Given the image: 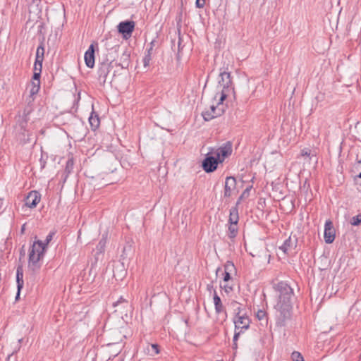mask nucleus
Instances as JSON below:
<instances>
[{"label": "nucleus", "instance_id": "obj_18", "mask_svg": "<svg viewBox=\"0 0 361 361\" xmlns=\"http://www.w3.org/2000/svg\"><path fill=\"white\" fill-rule=\"evenodd\" d=\"M16 283L17 288L22 289L24 285L23 281V267L19 266L16 270Z\"/></svg>", "mask_w": 361, "mask_h": 361}, {"label": "nucleus", "instance_id": "obj_34", "mask_svg": "<svg viewBox=\"0 0 361 361\" xmlns=\"http://www.w3.org/2000/svg\"><path fill=\"white\" fill-rule=\"evenodd\" d=\"M240 336V335H239V332L234 333V336L233 338V346H232L233 350H236L238 348L237 341H238Z\"/></svg>", "mask_w": 361, "mask_h": 361}, {"label": "nucleus", "instance_id": "obj_35", "mask_svg": "<svg viewBox=\"0 0 361 361\" xmlns=\"http://www.w3.org/2000/svg\"><path fill=\"white\" fill-rule=\"evenodd\" d=\"M256 317L259 320H262L266 317V312L263 310H258L256 314Z\"/></svg>", "mask_w": 361, "mask_h": 361}, {"label": "nucleus", "instance_id": "obj_1", "mask_svg": "<svg viewBox=\"0 0 361 361\" xmlns=\"http://www.w3.org/2000/svg\"><path fill=\"white\" fill-rule=\"evenodd\" d=\"M273 288L278 296L277 302L274 305L276 325L279 327L285 326L287 321L291 318L293 289L286 281H279L274 284Z\"/></svg>", "mask_w": 361, "mask_h": 361}, {"label": "nucleus", "instance_id": "obj_25", "mask_svg": "<svg viewBox=\"0 0 361 361\" xmlns=\"http://www.w3.org/2000/svg\"><path fill=\"white\" fill-rule=\"evenodd\" d=\"M152 52L153 51L152 47L147 48L145 55L142 60L145 67L149 66L150 61L152 60Z\"/></svg>", "mask_w": 361, "mask_h": 361}, {"label": "nucleus", "instance_id": "obj_27", "mask_svg": "<svg viewBox=\"0 0 361 361\" xmlns=\"http://www.w3.org/2000/svg\"><path fill=\"white\" fill-rule=\"evenodd\" d=\"M106 243V239L105 238H102L99 242L98 243L96 250L97 253L96 255L102 254L104 252L105 246Z\"/></svg>", "mask_w": 361, "mask_h": 361}, {"label": "nucleus", "instance_id": "obj_29", "mask_svg": "<svg viewBox=\"0 0 361 361\" xmlns=\"http://www.w3.org/2000/svg\"><path fill=\"white\" fill-rule=\"evenodd\" d=\"M116 309L115 310V312H118L121 314H125L127 315L128 309L130 308V305L129 304V306H123L120 305L119 307H115Z\"/></svg>", "mask_w": 361, "mask_h": 361}, {"label": "nucleus", "instance_id": "obj_9", "mask_svg": "<svg viewBox=\"0 0 361 361\" xmlns=\"http://www.w3.org/2000/svg\"><path fill=\"white\" fill-rule=\"evenodd\" d=\"M219 162V160L216 157L207 154L202 161V166L205 172L212 173L216 169Z\"/></svg>", "mask_w": 361, "mask_h": 361}, {"label": "nucleus", "instance_id": "obj_23", "mask_svg": "<svg viewBox=\"0 0 361 361\" xmlns=\"http://www.w3.org/2000/svg\"><path fill=\"white\" fill-rule=\"evenodd\" d=\"M109 72V66L106 64H104L101 68H99L98 71L99 80H102L103 82H104L106 81Z\"/></svg>", "mask_w": 361, "mask_h": 361}, {"label": "nucleus", "instance_id": "obj_24", "mask_svg": "<svg viewBox=\"0 0 361 361\" xmlns=\"http://www.w3.org/2000/svg\"><path fill=\"white\" fill-rule=\"evenodd\" d=\"M234 268V264L231 262H228L225 265V271L224 274V281L225 282H228L231 279V274L229 271H231V269Z\"/></svg>", "mask_w": 361, "mask_h": 361}, {"label": "nucleus", "instance_id": "obj_31", "mask_svg": "<svg viewBox=\"0 0 361 361\" xmlns=\"http://www.w3.org/2000/svg\"><path fill=\"white\" fill-rule=\"evenodd\" d=\"M350 224L353 226H358L361 223V214L353 216L350 219Z\"/></svg>", "mask_w": 361, "mask_h": 361}, {"label": "nucleus", "instance_id": "obj_17", "mask_svg": "<svg viewBox=\"0 0 361 361\" xmlns=\"http://www.w3.org/2000/svg\"><path fill=\"white\" fill-rule=\"evenodd\" d=\"M42 62L40 61V62L37 63V61H35V64H34V68H33L34 74L32 76V80H36L37 82H38V83H40L39 79H40L41 73H42Z\"/></svg>", "mask_w": 361, "mask_h": 361}, {"label": "nucleus", "instance_id": "obj_39", "mask_svg": "<svg viewBox=\"0 0 361 361\" xmlns=\"http://www.w3.org/2000/svg\"><path fill=\"white\" fill-rule=\"evenodd\" d=\"M360 173L358 174V176H357L355 178V181L356 183V184L357 185H360V183H361V170H360Z\"/></svg>", "mask_w": 361, "mask_h": 361}, {"label": "nucleus", "instance_id": "obj_12", "mask_svg": "<svg viewBox=\"0 0 361 361\" xmlns=\"http://www.w3.org/2000/svg\"><path fill=\"white\" fill-rule=\"evenodd\" d=\"M232 152V146L230 142H227L224 146L219 147L216 150V158L219 160V162H222L225 157L230 155Z\"/></svg>", "mask_w": 361, "mask_h": 361}, {"label": "nucleus", "instance_id": "obj_20", "mask_svg": "<svg viewBox=\"0 0 361 361\" xmlns=\"http://www.w3.org/2000/svg\"><path fill=\"white\" fill-rule=\"evenodd\" d=\"M238 233V224H229L227 235L231 240H233Z\"/></svg>", "mask_w": 361, "mask_h": 361}, {"label": "nucleus", "instance_id": "obj_5", "mask_svg": "<svg viewBox=\"0 0 361 361\" xmlns=\"http://www.w3.org/2000/svg\"><path fill=\"white\" fill-rule=\"evenodd\" d=\"M235 324L234 333L239 332V335L243 334L250 328L251 320L245 314L233 317Z\"/></svg>", "mask_w": 361, "mask_h": 361}, {"label": "nucleus", "instance_id": "obj_44", "mask_svg": "<svg viewBox=\"0 0 361 361\" xmlns=\"http://www.w3.org/2000/svg\"><path fill=\"white\" fill-rule=\"evenodd\" d=\"M155 42H156L155 40H152V41L150 42V44H149V47H152V49H154V43H155Z\"/></svg>", "mask_w": 361, "mask_h": 361}, {"label": "nucleus", "instance_id": "obj_22", "mask_svg": "<svg viewBox=\"0 0 361 361\" xmlns=\"http://www.w3.org/2000/svg\"><path fill=\"white\" fill-rule=\"evenodd\" d=\"M44 42L43 41L41 42L40 44L38 46L37 51H36V57L35 61L39 62H43L44 60Z\"/></svg>", "mask_w": 361, "mask_h": 361}, {"label": "nucleus", "instance_id": "obj_38", "mask_svg": "<svg viewBox=\"0 0 361 361\" xmlns=\"http://www.w3.org/2000/svg\"><path fill=\"white\" fill-rule=\"evenodd\" d=\"M310 149H304L301 151V156L302 157H309L310 155Z\"/></svg>", "mask_w": 361, "mask_h": 361}, {"label": "nucleus", "instance_id": "obj_3", "mask_svg": "<svg viewBox=\"0 0 361 361\" xmlns=\"http://www.w3.org/2000/svg\"><path fill=\"white\" fill-rule=\"evenodd\" d=\"M219 77V85L222 87L220 92V103H221L231 93L235 97V91L229 72L226 71H221Z\"/></svg>", "mask_w": 361, "mask_h": 361}, {"label": "nucleus", "instance_id": "obj_40", "mask_svg": "<svg viewBox=\"0 0 361 361\" xmlns=\"http://www.w3.org/2000/svg\"><path fill=\"white\" fill-rule=\"evenodd\" d=\"M222 288L224 289L225 292H226V293H229L233 290L232 286L228 284L224 285V286Z\"/></svg>", "mask_w": 361, "mask_h": 361}, {"label": "nucleus", "instance_id": "obj_36", "mask_svg": "<svg viewBox=\"0 0 361 361\" xmlns=\"http://www.w3.org/2000/svg\"><path fill=\"white\" fill-rule=\"evenodd\" d=\"M206 0H196L195 5L197 8H202L204 6Z\"/></svg>", "mask_w": 361, "mask_h": 361}, {"label": "nucleus", "instance_id": "obj_14", "mask_svg": "<svg viewBox=\"0 0 361 361\" xmlns=\"http://www.w3.org/2000/svg\"><path fill=\"white\" fill-rule=\"evenodd\" d=\"M236 180L234 177L229 176L226 178L224 185V197H229L231 196L232 191L235 188Z\"/></svg>", "mask_w": 361, "mask_h": 361}, {"label": "nucleus", "instance_id": "obj_21", "mask_svg": "<svg viewBox=\"0 0 361 361\" xmlns=\"http://www.w3.org/2000/svg\"><path fill=\"white\" fill-rule=\"evenodd\" d=\"M145 353L149 356H154L159 353V346L157 344H148Z\"/></svg>", "mask_w": 361, "mask_h": 361}, {"label": "nucleus", "instance_id": "obj_8", "mask_svg": "<svg viewBox=\"0 0 361 361\" xmlns=\"http://www.w3.org/2000/svg\"><path fill=\"white\" fill-rule=\"evenodd\" d=\"M214 304L215 312L216 314L222 317L221 322L223 323L227 319V312L225 307L224 306L220 297L218 295L216 291L214 290Z\"/></svg>", "mask_w": 361, "mask_h": 361}, {"label": "nucleus", "instance_id": "obj_26", "mask_svg": "<svg viewBox=\"0 0 361 361\" xmlns=\"http://www.w3.org/2000/svg\"><path fill=\"white\" fill-rule=\"evenodd\" d=\"M230 306L232 307V309L234 312V314H235L234 317H238L239 315H241L240 314L242 312V308H241V305L239 302H238L235 300H232L230 302Z\"/></svg>", "mask_w": 361, "mask_h": 361}, {"label": "nucleus", "instance_id": "obj_45", "mask_svg": "<svg viewBox=\"0 0 361 361\" xmlns=\"http://www.w3.org/2000/svg\"><path fill=\"white\" fill-rule=\"evenodd\" d=\"M25 224H24L21 226L20 233H23L25 232Z\"/></svg>", "mask_w": 361, "mask_h": 361}, {"label": "nucleus", "instance_id": "obj_41", "mask_svg": "<svg viewBox=\"0 0 361 361\" xmlns=\"http://www.w3.org/2000/svg\"><path fill=\"white\" fill-rule=\"evenodd\" d=\"M214 288V286H213V283H210L209 284H207V289L208 291L211 292Z\"/></svg>", "mask_w": 361, "mask_h": 361}, {"label": "nucleus", "instance_id": "obj_30", "mask_svg": "<svg viewBox=\"0 0 361 361\" xmlns=\"http://www.w3.org/2000/svg\"><path fill=\"white\" fill-rule=\"evenodd\" d=\"M120 305H123V307L125 305L129 306V302L128 300H126L123 297H120V298L117 301H116L113 303V306L114 307H119Z\"/></svg>", "mask_w": 361, "mask_h": 361}, {"label": "nucleus", "instance_id": "obj_42", "mask_svg": "<svg viewBox=\"0 0 361 361\" xmlns=\"http://www.w3.org/2000/svg\"><path fill=\"white\" fill-rule=\"evenodd\" d=\"M20 291H21V289H19V288H17V293H16V301L18 300L19 298H20Z\"/></svg>", "mask_w": 361, "mask_h": 361}, {"label": "nucleus", "instance_id": "obj_33", "mask_svg": "<svg viewBox=\"0 0 361 361\" xmlns=\"http://www.w3.org/2000/svg\"><path fill=\"white\" fill-rule=\"evenodd\" d=\"M39 84L40 83H38V82H37L36 80H33L32 82V87L30 90V94H35L38 92L39 90Z\"/></svg>", "mask_w": 361, "mask_h": 361}, {"label": "nucleus", "instance_id": "obj_2", "mask_svg": "<svg viewBox=\"0 0 361 361\" xmlns=\"http://www.w3.org/2000/svg\"><path fill=\"white\" fill-rule=\"evenodd\" d=\"M55 232H50L46 237L44 242L37 240L31 246L29 252L28 269L32 273L38 271L41 268L40 260L44 257L48 244L51 241Z\"/></svg>", "mask_w": 361, "mask_h": 361}, {"label": "nucleus", "instance_id": "obj_6", "mask_svg": "<svg viewBox=\"0 0 361 361\" xmlns=\"http://www.w3.org/2000/svg\"><path fill=\"white\" fill-rule=\"evenodd\" d=\"M224 112L223 102L220 103V98L216 106L212 105L209 110L203 111L202 115L204 121H209L212 119L220 116Z\"/></svg>", "mask_w": 361, "mask_h": 361}, {"label": "nucleus", "instance_id": "obj_28", "mask_svg": "<svg viewBox=\"0 0 361 361\" xmlns=\"http://www.w3.org/2000/svg\"><path fill=\"white\" fill-rule=\"evenodd\" d=\"M74 166V160L73 157H71L68 159L66 164V169L65 171L67 173V174H70L73 169Z\"/></svg>", "mask_w": 361, "mask_h": 361}, {"label": "nucleus", "instance_id": "obj_13", "mask_svg": "<svg viewBox=\"0 0 361 361\" xmlns=\"http://www.w3.org/2000/svg\"><path fill=\"white\" fill-rule=\"evenodd\" d=\"M94 46L92 44L85 51L84 59L85 63L88 68H93L94 66Z\"/></svg>", "mask_w": 361, "mask_h": 361}, {"label": "nucleus", "instance_id": "obj_37", "mask_svg": "<svg viewBox=\"0 0 361 361\" xmlns=\"http://www.w3.org/2000/svg\"><path fill=\"white\" fill-rule=\"evenodd\" d=\"M249 194V189L247 188L245 191H243V192L242 193V195L240 196L239 199L238 200L237 202H236V204L237 206H238V204H240L242 198L243 197H245V195H248Z\"/></svg>", "mask_w": 361, "mask_h": 361}, {"label": "nucleus", "instance_id": "obj_19", "mask_svg": "<svg viewBox=\"0 0 361 361\" xmlns=\"http://www.w3.org/2000/svg\"><path fill=\"white\" fill-rule=\"evenodd\" d=\"M89 122L91 126L92 130H96L100 123V120L99 116L95 114L94 111L91 113L90 116L89 117Z\"/></svg>", "mask_w": 361, "mask_h": 361}, {"label": "nucleus", "instance_id": "obj_15", "mask_svg": "<svg viewBox=\"0 0 361 361\" xmlns=\"http://www.w3.org/2000/svg\"><path fill=\"white\" fill-rule=\"evenodd\" d=\"M297 245V238L293 239L290 236L287 238L282 245L279 247V249L284 253L287 254L289 251L294 250Z\"/></svg>", "mask_w": 361, "mask_h": 361}, {"label": "nucleus", "instance_id": "obj_16", "mask_svg": "<svg viewBox=\"0 0 361 361\" xmlns=\"http://www.w3.org/2000/svg\"><path fill=\"white\" fill-rule=\"evenodd\" d=\"M239 221L238 206L232 207L230 209L228 224H238Z\"/></svg>", "mask_w": 361, "mask_h": 361}, {"label": "nucleus", "instance_id": "obj_7", "mask_svg": "<svg viewBox=\"0 0 361 361\" xmlns=\"http://www.w3.org/2000/svg\"><path fill=\"white\" fill-rule=\"evenodd\" d=\"M135 23L133 20L121 21L117 25L118 32L125 39H129L135 29Z\"/></svg>", "mask_w": 361, "mask_h": 361}, {"label": "nucleus", "instance_id": "obj_43", "mask_svg": "<svg viewBox=\"0 0 361 361\" xmlns=\"http://www.w3.org/2000/svg\"><path fill=\"white\" fill-rule=\"evenodd\" d=\"M22 341H23V338H20V339H18V348H17V349L16 350V351H17V350H20V344H21Z\"/></svg>", "mask_w": 361, "mask_h": 361}, {"label": "nucleus", "instance_id": "obj_32", "mask_svg": "<svg viewBox=\"0 0 361 361\" xmlns=\"http://www.w3.org/2000/svg\"><path fill=\"white\" fill-rule=\"evenodd\" d=\"M293 361H304V358L301 353L297 351H294L291 355Z\"/></svg>", "mask_w": 361, "mask_h": 361}, {"label": "nucleus", "instance_id": "obj_4", "mask_svg": "<svg viewBox=\"0 0 361 361\" xmlns=\"http://www.w3.org/2000/svg\"><path fill=\"white\" fill-rule=\"evenodd\" d=\"M32 112V108L30 106H26L23 112V114H19L16 117L17 125L22 131L20 133L21 137L19 136L20 142L23 144H26L30 142V133L26 130L27 121H29V115Z\"/></svg>", "mask_w": 361, "mask_h": 361}, {"label": "nucleus", "instance_id": "obj_10", "mask_svg": "<svg viewBox=\"0 0 361 361\" xmlns=\"http://www.w3.org/2000/svg\"><path fill=\"white\" fill-rule=\"evenodd\" d=\"M336 231L334 228L333 222L329 219L324 224V238L325 243L327 244L332 243L335 240Z\"/></svg>", "mask_w": 361, "mask_h": 361}, {"label": "nucleus", "instance_id": "obj_11", "mask_svg": "<svg viewBox=\"0 0 361 361\" xmlns=\"http://www.w3.org/2000/svg\"><path fill=\"white\" fill-rule=\"evenodd\" d=\"M40 200V194L37 191L32 190L25 197V204L30 208H34L39 202Z\"/></svg>", "mask_w": 361, "mask_h": 361}]
</instances>
